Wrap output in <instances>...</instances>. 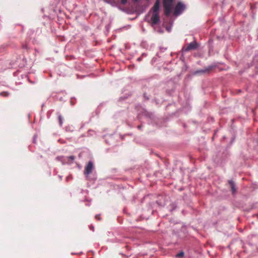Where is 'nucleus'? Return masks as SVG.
I'll return each mask as SVG.
<instances>
[{"mask_svg": "<svg viewBox=\"0 0 258 258\" xmlns=\"http://www.w3.org/2000/svg\"><path fill=\"white\" fill-rule=\"evenodd\" d=\"M90 229L91 230H92L93 231H94V226H90Z\"/></svg>", "mask_w": 258, "mask_h": 258, "instance_id": "6ab92c4d", "label": "nucleus"}, {"mask_svg": "<svg viewBox=\"0 0 258 258\" xmlns=\"http://www.w3.org/2000/svg\"><path fill=\"white\" fill-rule=\"evenodd\" d=\"M160 33H162L163 32V31H158Z\"/></svg>", "mask_w": 258, "mask_h": 258, "instance_id": "bb28decb", "label": "nucleus"}, {"mask_svg": "<svg viewBox=\"0 0 258 258\" xmlns=\"http://www.w3.org/2000/svg\"><path fill=\"white\" fill-rule=\"evenodd\" d=\"M36 136L35 135V136H34V139H33V142H34V143H35V142H36Z\"/></svg>", "mask_w": 258, "mask_h": 258, "instance_id": "412c9836", "label": "nucleus"}, {"mask_svg": "<svg viewBox=\"0 0 258 258\" xmlns=\"http://www.w3.org/2000/svg\"><path fill=\"white\" fill-rule=\"evenodd\" d=\"M93 168V163L92 161H89L85 168L84 174L88 176L92 171Z\"/></svg>", "mask_w": 258, "mask_h": 258, "instance_id": "39448f33", "label": "nucleus"}, {"mask_svg": "<svg viewBox=\"0 0 258 258\" xmlns=\"http://www.w3.org/2000/svg\"><path fill=\"white\" fill-rule=\"evenodd\" d=\"M185 9L184 5L181 2L178 3L174 8V15L177 16L180 15Z\"/></svg>", "mask_w": 258, "mask_h": 258, "instance_id": "20e7f679", "label": "nucleus"}, {"mask_svg": "<svg viewBox=\"0 0 258 258\" xmlns=\"http://www.w3.org/2000/svg\"><path fill=\"white\" fill-rule=\"evenodd\" d=\"M229 184L231 186V188L232 192L233 194H234L236 192V188L235 187V183L232 180H229Z\"/></svg>", "mask_w": 258, "mask_h": 258, "instance_id": "1a4fd4ad", "label": "nucleus"}, {"mask_svg": "<svg viewBox=\"0 0 258 258\" xmlns=\"http://www.w3.org/2000/svg\"><path fill=\"white\" fill-rule=\"evenodd\" d=\"M58 177H59L60 180L62 179V176L59 175Z\"/></svg>", "mask_w": 258, "mask_h": 258, "instance_id": "393cba45", "label": "nucleus"}, {"mask_svg": "<svg viewBox=\"0 0 258 258\" xmlns=\"http://www.w3.org/2000/svg\"><path fill=\"white\" fill-rule=\"evenodd\" d=\"M95 219H97L98 220H100V215H96L95 216Z\"/></svg>", "mask_w": 258, "mask_h": 258, "instance_id": "dca6fc26", "label": "nucleus"}, {"mask_svg": "<svg viewBox=\"0 0 258 258\" xmlns=\"http://www.w3.org/2000/svg\"><path fill=\"white\" fill-rule=\"evenodd\" d=\"M167 30L169 32L170 31V28H167Z\"/></svg>", "mask_w": 258, "mask_h": 258, "instance_id": "a878e982", "label": "nucleus"}, {"mask_svg": "<svg viewBox=\"0 0 258 258\" xmlns=\"http://www.w3.org/2000/svg\"><path fill=\"white\" fill-rule=\"evenodd\" d=\"M147 56V54L145 53H142V56L143 57V56Z\"/></svg>", "mask_w": 258, "mask_h": 258, "instance_id": "4be33fe9", "label": "nucleus"}, {"mask_svg": "<svg viewBox=\"0 0 258 258\" xmlns=\"http://www.w3.org/2000/svg\"><path fill=\"white\" fill-rule=\"evenodd\" d=\"M127 0H121V3L122 5H125L126 4Z\"/></svg>", "mask_w": 258, "mask_h": 258, "instance_id": "2eb2a0df", "label": "nucleus"}, {"mask_svg": "<svg viewBox=\"0 0 258 258\" xmlns=\"http://www.w3.org/2000/svg\"><path fill=\"white\" fill-rule=\"evenodd\" d=\"M144 97L146 98L147 100L149 99V98L147 96H146L145 94H144Z\"/></svg>", "mask_w": 258, "mask_h": 258, "instance_id": "b1692460", "label": "nucleus"}, {"mask_svg": "<svg viewBox=\"0 0 258 258\" xmlns=\"http://www.w3.org/2000/svg\"><path fill=\"white\" fill-rule=\"evenodd\" d=\"M113 137L112 135H109L107 136L106 142L108 144L113 145Z\"/></svg>", "mask_w": 258, "mask_h": 258, "instance_id": "9d476101", "label": "nucleus"}, {"mask_svg": "<svg viewBox=\"0 0 258 258\" xmlns=\"http://www.w3.org/2000/svg\"><path fill=\"white\" fill-rule=\"evenodd\" d=\"M151 20L152 26L158 24L160 22L159 14L153 13Z\"/></svg>", "mask_w": 258, "mask_h": 258, "instance_id": "423d86ee", "label": "nucleus"}, {"mask_svg": "<svg viewBox=\"0 0 258 258\" xmlns=\"http://www.w3.org/2000/svg\"><path fill=\"white\" fill-rule=\"evenodd\" d=\"M75 157L74 156H57L56 157V160L60 161L63 165L71 164L75 160Z\"/></svg>", "mask_w": 258, "mask_h": 258, "instance_id": "f03ea898", "label": "nucleus"}, {"mask_svg": "<svg viewBox=\"0 0 258 258\" xmlns=\"http://www.w3.org/2000/svg\"><path fill=\"white\" fill-rule=\"evenodd\" d=\"M58 121H59V124L60 126H61L63 124V118H62V116L61 115V114H58Z\"/></svg>", "mask_w": 258, "mask_h": 258, "instance_id": "f8f14e48", "label": "nucleus"}, {"mask_svg": "<svg viewBox=\"0 0 258 258\" xmlns=\"http://www.w3.org/2000/svg\"><path fill=\"white\" fill-rule=\"evenodd\" d=\"M199 45L196 41H194L188 44L187 46H184L182 48V52H187L191 50H195L198 48Z\"/></svg>", "mask_w": 258, "mask_h": 258, "instance_id": "7ed1b4c3", "label": "nucleus"}, {"mask_svg": "<svg viewBox=\"0 0 258 258\" xmlns=\"http://www.w3.org/2000/svg\"><path fill=\"white\" fill-rule=\"evenodd\" d=\"M184 252L183 251H181L175 255V257L177 258L182 257L184 256Z\"/></svg>", "mask_w": 258, "mask_h": 258, "instance_id": "ddd939ff", "label": "nucleus"}, {"mask_svg": "<svg viewBox=\"0 0 258 258\" xmlns=\"http://www.w3.org/2000/svg\"><path fill=\"white\" fill-rule=\"evenodd\" d=\"M214 68V66L211 65V66H208L207 68H206L205 69H202V70L196 71L195 73L196 74L205 73L207 72H209L210 71L212 70Z\"/></svg>", "mask_w": 258, "mask_h": 258, "instance_id": "6e6552de", "label": "nucleus"}, {"mask_svg": "<svg viewBox=\"0 0 258 258\" xmlns=\"http://www.w3.org/2000/svg\"><path fill=\"white\" fill-rule=\"evenodd\" d=\"M159 52L157 53V56H159Z\"/></svg>", "mask_w": 258, "mask_h": 258, "instance_id": "cd10ccee", "label": "nucleus"}, {"mask_svg": "<svg viewBox=\"0 0 258 258\" xmlns=\"http://www.w3.org/2000/svg\"><path fill=\"white\" fill-rule=\"evenodd\" d=\"M173 2V0H163L164 13L166 16H169L172 12Z\"/></svg>", "mask_w": 258, "mask_h": 258, "instance_id": "f257e3e1", "label": "nucleus"}, {"mask_svg": "<svg viewBox=\"0 0 258 258\" xmlns=\"http://www.w3.org/2000/svg\"><path fill=\"white\" fill-rule=\"evenodd\" d=\"M153 13L159 14V2L157 0L154 4L153 8H152Z\"/></svg>", "mask_w": 258, "mask_h": 258, "instance_id": "0eeeda50", "label": "nucleus"}, {"mask_svg": "<svg viewBox=\"0 0 258 258\" xmlns=\"http://www.w3.org/2000/svg\"><path fill=\"white\" fill-rule=\"evenodd\" d=\"M141 127H142V125H140L138 126V128H139V129H141Z\"/></svg>", "mask_w": 258, "mask_h": 258, "instance_id": "5701e85b", "label": "nucleus"}, {"mask_svg": "<svg viewBox=\"0 0 258 258\" xmlns=\"http://www.w3.org/2000/svg\"><path fill=\"white\" fill-rule=\"evenodd\" d=\"M22 47H23V48H24V49H27L28 48L27 45L26 44L23 45Z\"/></svg>", "mask_w": 258, "mask_h": 258, "instance_id": "a211bd4d", "label": "nucleus"}, {"mask_svg": "<svg viewBox=\"0 0 258 258\" xmlns=\"http://www.w3.org/2000/svg\"><path fill=\"white\" fill-rule=\"evenodd\" d=\"M166 49V48H161L160 51H161V52H163Z\"/></svg>", "mask_w": 258, "mask_h": 258, "instance_id": "aec40b11", "label": "nucleus"}, {"mask_svg": "<svg viewBox=\"0 0 258 258\" xmlns=\"http://www.w3.org/2000/svg\"><path fill=\"white\" fill-rule=\"evenodd\" d=\"M143 115H144L147 118H149L150 119H152L153 116H154V115L151 112H148L146 111H145L143 113Z\"/></svg>", "mask_w": 258, "mask_h": 258, "instance_id": "9b49d317", "label": "nucleus"}, {"mask_svg": "<svg viewBox=\"0 0 258 258\" xmlns=\"http://www.w3.org/2000/svg\"><path fill=\"white\" fill-rule=\"evenodd\" d=\"M0 95L2 96H4L5 97H7L9 95V93L7 92H3L0 93Z\"/></svg>", "mask_w": 258, "mask_h": 258, "instance_id": "4468645a", "label": "nucleus"}, {"mask_svg": "<svg viewBox=\"0 0 258 258\" xmlns=\"http://www.w3.org/2000/svg\"><path fill=\"white\" fill-rule=\"evenodd\" d=\"M142 56H140V57H138V58H137V60H138V61H141V60H142Z\"/></svg>", "mask_w": 258, "mask_h": 258, "instance_id": "f3484780", "label": "nucleus"}]
</instances>
